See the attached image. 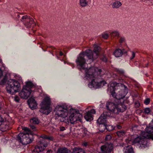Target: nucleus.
Listing matches in <instances>:
<instances>
[{
	"mask_svg": "<svg viewBox=\"0 0 153 153\" xmlns=\"http://www.w3.org/2000/svg\"><path fill=\"white\" fill-rule=\"evenodd\" d=\"M54 111L55 115L60 117V120L62 122L70 123L73 124L78 121L81 122L82 118V116L78 109L68 107L65 104L57 105Z\"/></svg>",
	"mask_w": 153,
	"mask_h": 153,
	"instance_id": "obj_1",
	"label": "nucleus"
},
{
	"mask_svg": "<svg viewBox=\"0 0 153 153\" xmlns=\"http://www.w3.org/2000/svg\"><path fill=\"white\" fill-rule=\"evenodd\" d=\"M83 69L85 70V79L91 80L88 84L90 88L97 89L103 87L106 84L105 81L101 80L100 78L104 73L101 69L95 67H92L89 69H87L86 67Z\"/></svg>",
	"mask_w": 153,
	"mask_h": 153,
	"instance_id": "obj_2",
	"label": "nucleus"
},
{
	"mask_svg": "<svg viewBox=\"0 0 153 153\" xmlns=\"http://www.w3.org/2000/svg\"><path fill=\"white\" fill-rule=\"evenodd\" d=\"M93 47V52L90 49L87 50L85 52L80 53L77 56L75 62L79 69H85V68L87 67L85 56L88 57L90 62L98 58L100 48L96 44L94 45Z\"/></svg>",
	"mask_w": 153,
	"mask_h": 153,
	"instance_id": "obj_3",
	"label": "nucleus"
},
{
	"mask_svg": "<svg viewBox=\"0 0 153 153\" xmlns=\"http://www.w3.org/2000/svg\"><path fill=\"white\" fill-rule=\"evenodd\" d=\"M145 131L141 132L140 136L134 139L133 144H137L141 147L146 148L149 146V144L146 139L153 140V118L149 126L145 128Z\"/></svg>",
	"mask_w": 153,
	"mask_h": 153,
	"instance_id": "obj_4",
	"label": "nucleus"
},
{
	"mask_svg": "<svg viewBox=\"0 0 153 153\" xmlns=\"http://www.w3.org/2000/svg\"><path fill=\"white\" fill-rule=\"evenodd\" d=\"M109 89L112 96L117 100L123 98L127 93V88L125 85L115 82L111 83Z\"/></svg>",
	"mask_w": 153,
	"mask_h": 153,
	"instance_id": "obj_5",
	"label": "nucleus"
},
{
	"mask_svg": "<svg viewBox=\"0 0 153 153\" xmlns=\"http://www.w3.org/2000/svg\"><path fill=\"white\" fill-rule=\"evenodd\" d=\"M22 129L28 133H20L17 137V140L20 144L26 145L31 143L33 141V136L30 131L27 127H22Z\"/></svg>",
	"mask_w": 153,
	"mask_h": 153,
	"instance_id": "obj_6",
	"label": "nucleus"
},
{
	"mask_svg": "<svg viewBox=\"0 0 153 153\" xmlns=\"http://www.w3.org/2000/svg\"><path fill=\"white\" fill-rule=\"evenodd\" d=\"M106 106L107 109L111 113L115 114H117L120 112H123L126 109V107L124 104H116L111 102H107Z\"/></svg>",
	"mask_w": 153,
	"mask_h": 153,
	"instance_id": "obj_7",
	"label": "nucleus"
},
{
	"mask_svg": "<svg viewBox=\"0 0 153 153\" xmlns=\"http://www.w3.org/2000/svg\"><path fill=\"white\" fill-rule=\"evenodd\" d=\"M52 137H48L47 136H42L40 137L38 144L36 146L34 151L35 152L38 153L42 152L44 148L47 147L48 142V141L53 140Z\"/></svg>",
	"mask_w": 153,
	"mask_h": 153,
	"instance_id": "obj_8",
	"label": "nucleus"
},
{
	"mask_svg": "<svg viewBox=\"0 0 153 153\" xmlns=\"http://www.w3.org/2000/svg\"><path fill=\"white\" fill-rule=\"evenodd\" d=\"M33 84L30 81L26 82L25 85L24 86L21 91L19 93V95L21 98L26 99L30 96L32 92L31 88Z\"/></svg>",
	"mask_w": 153,
	"mask_h": 153,
	"instance_id": "obj_9",
	"label": "nucleus"
},
{
	"mask_svg": "<svg viewBox=\"0 0 153 153\" xmlns=\"http://www.w3.org/2000/svg\"><path fill=\"white\" fill-rule=\"evenodd\" d=\"M51 104V100L49 97L46 96L40 104L41 108L40 112L43 114L48 115L52 110V108L50 106Z\"/></svg>",
	"mask_w": 153,
	"mask_h": 153,
	"instance_id": "obj_10",
	"label": "nucleus"
},
{
	"mask_svg": "<svg viewBox=\"0 0 153 153\" xmlns=\"http://www.w3.org/2000/svg\"><path fill=\"white\" fill-rule=\"evenodd\" d=\"M20 89L21 86L19 82L10 79V94H14L18 92Z\"/></svg>",
	"mask_w": 153,
	"mask_h": 153,
	"instance_id": "obj_11",
	"label": "nucleus"
},
{
	"mask_svg": "<svg viewBox=\"0 0 153 153\" xmlns=\"http://www.w3.org/2000/svg\"><path fill=\"white\" fill-rule=\"evenodd\" d=\"M113 149V146L111 144H106L100 147L101 153H109Z\"/></svg>",
	"mask_w": 153,
	"mask_h": 153,
	"instance_id": "obj_12",
	"label": "nucleus"
},
{
	"mask_svg": "<svg viewBox=\"0 0 153 153\" xmlns=\"http://www.w3.org/2000/svg\"><path fill=\"white\" fill-rule=\"evenodd\" d=\"M95 113L94 109H91L86 112L84 116V118L87 121H90L93 119V114Z\"/></svg>",
	"mask_w": 153,
	"mask_h": 153,
	"instance_id": "obj_13",
	"label": "nucleus"
},
{
	"mask_svg": "<svg viewBox=\"0 0 153 153\" xmlns=\"http://www.w3.org/2000/svg\"><path fill=\"white\" fill-rule=\"evenodd\" d=\"M107 112H104L101 116L97 120V122L99 124L105 125V123L106 122V119L108 116H109V115L107 114Z\"/></svg>",
	"mask_w": 153,
	"mask_h": 153,
	"instance_id": "obj_14",
	"label": "nucleus"
},
{
	"mask_svg": "<svg viewBox=\"0 0 153 153\" xmlns=\"http://www.w3.org/2000/svg\"><path fill=\"white\" fill-rule=\"evenodd\" d=\"M29 107L32 109H34L36 108L37 104L35 100L32 97L30 98L27 101Z\"/></svg>",
	"mask_w": 153,
	"mask_h": 153,
	"instance_id": "obj_15",
	"label": "nucleus"
},
{
	"mask_svg": "<svg viewBox=\"0 0 153 153\" xmlns=\"http://www.w3.org/2000/svg\"><path fill=\"white\" fill-rule=\"evenodd\" d=\"M124 153H134L132 147L131 146H128L124 148Z\"/></svg>",
	"mask_w": 153,
	"mask_h": 153,
	"instance_id": "obj_16",
	"label": "nucleus"
},
{
	"mask_svg": "<svg viewBox=\"0 0 153 153\" xmlns=\"http://www.w3.org/2000/svg\"><path fill=\"white\" fill-rule=\"evenodd\" d=\"M113 54L116 57H118L122 56L123 52L121 50L117 49L114 51Z\"/></svg>",
	"mask_w": 153,
	"mask_h": 153,
	"instance_id": "obj_17",
	"label": "nucleus"
},
{
	"mask_svg": "<svg viewBox=\"0 0 153 153\" xmlns=\"http://www.w3.org/2000/svg\"><path fill=\"white\" fill-rule=\"evenodd\" d=\"M57 153H71V152L65 148H60L58 150Z\"/></svg>",
	"mask_w": 153,
	"mask_h": 153,
	"instance_id": "obj_18",
	"label": "nucleus"
},
{
	"mask_svg": "<svg viewBox=\"0 0 153 153\" xmlns=\"http://www.w3.org/2000/svg\"><path fill=\"white\" fill-rule=\"evenodd\" d=\"M110 35L112 37H116L118 38L119 37L120 34L118 31L114 30L110 33Z\"/></svg>",
	"mask_w": 153,
	"mask_h": 153,
	"instance_id": "obj_19",
	"label": "nucleus"
},
{
	"mask_svg": "<svg viewBox=\"0 0 153 153\" xmlns=\"http://www.w3.org/2000/svg\"><path fill=\"white\" fill-rule=\"evenodd\" d=\"M121 5V2L118 1H116L113 3L112 6L113 8H118L120 7Z\"/></svg>",
	"mask_w": 153,
	"mask_h": 153,
	"instance_id": "obj_20",
	"label": "nucleus"
},
{
	"mask_svg": "<svg viewBox=\"0 0 153 153\" xmlns=\"http://www.w3.org/2000/svg\"><path fill=\"white\" fill-rule=\"evenodd\" d=\"M73 153H85V152L82 149L76 148L73 149Z\"/></svg>",
	"mask_w": 153,
	"mask_h": 153,
	"instance_id": "obj_21",
	"label": "nucleus"
},
{
	"mask_svg": "<svg viewBox=\"0 0 153 153\" xmlns=\"http://www.w3.org/2000/svg\"><path fill=\"white\" fill-rule=\"evenodd\" d=\"M103 126L104 128V129H106L108 131H110L113 130L114 127L111 125H103Z\"/></svg>",
	"mask_w": 153,
	"mask_h": 153,
	"instance_id": "obj_22",
	"label": "nucleus"
},
{
	"mask_svg": "<svg viewBox=\"0 0 153 153\" xmlns=\"http://www.w3.org/2000/svg\"><path fill=\"white\" fill-rule=\"evenodd\" d=\"M80 132H82V133H81V134L80 135V136H79L80 138L82 137H83L84 135L87 134L88 131L85 128H82L81 129L79 130Z\"/></svg>",
	"mask_w": 153,
	"mask_h": 153,
	"instance_id": "obj_23",
	"label": "nucleus"
},
{
	"mask_svg": "<svg viewBox=\"0 0 153 153\" xmlns=\"http://www.w3.org/2000/svg\"><path fill=\"white\" fill-rule=\"evenodd\" d=\"M30 122L31 123H33L35 124H38L39 123V121L37 118L34 117L30 120Z\"/></svg>",
	"mask_w": 153,
	"mask_h": 153,
	"instance_id": "obj_24",
	"label": "nucleus"
},
{
	"mask_svg": "<svg viewBox=\"0 0 153 153\" xmlns=\"http://www.w3.org/2000/svg\"><path fill=\"white\" fill-rule=\"evenodd\" d=\"M88 3L87 0H79V4L80 6L84 7L86 6Z\"/></svg>",
	"mask_w": 153,
	"mask_h": 153,
	"instance_id": "obj_25",
	"label": "nucleus"
},
{
	"mask_svg": "<svg viewBox=\"0 0 153 153\" xmlns=\"http://www.w3.org/2000/svg\"><path fill=\"white\" fill-rule=\"evenodd\" d=\"M125 132L124 131H118L117 132V135L119 137H121L125 135Z\"/></svg>",
	"mask_w": 153,
	"mask_h": 153,
	"instance_id": "obj_26",
	"label": "nucleus"
},
{
	"mask_svg": "<svg viewBox=\"0 0 153 153\" xmlns=\"http://www.w3.org/2000/svg\"><path fill=\"white\" fill-rule=\"evenodd\" d=\"M7 80V76L4 77L3 79L0 82V85H3L6 83Z\"/></svg>",
	"mask_w": 153,
	"mask_h": 153,
	"instance_id": "obj_27",
	"label": "nucleus"
},
{
	"mask_svg": "<svg viewBox=\"0 0 153 153\" xmlns=\"http://www.w3.org/2000/svg\"><path fill=\"white\" fill-rule=\"evenodd\" d=\"M14 100L16 102H19L20 100L19 97L17 95H15L14 97H12Z\"/></svg>",
	"mask_w": 153,
	"mask_h": 153,
	"instance_id": "obj_28",
	"label": "nucleus"
},
{
	"mask_svg": "<svg viewBox=\"0 0 153 153\" xmlns=\"http://www.w3.org/2000/svg\"><path fill=\"white\" fill-rule=\"evenodd\" d=\"M151 110L149 108H145L144 111V112L145 114H148L150 112Z\"/></svg>",
	"mask_w": 153,
	"mask_h": 153,
	"instance_id": "obj_29",
	"label": "nucleus"
},
{
	"mask_svg": "<svg viewBox=\"0 0 153 153\" xmlns=\"http://www.w3.org/2000/svg\"><path fill=\"white\" fill-rule=\"evenodd\" d=\"M102 37L104 39H106L108 37V35L107 33H104L102 34Z\"/></svg>",
	"mask_w": 153,
	"mask_h": 153,
	"instance_id": "obj_30",
	"label": "nucleus"
},
{
	"mask_svg": "<svg viewBox=\"0 0 153 153\" xmlns=\"http://www.w3.org/2000/svg\"><path fill=\"white\" fill-rule=\"evenodd\" d=\"M125 38L124 37H120L119 39V42L121 44L124 42L125 41Z\"/></svg>",
	"mask_w": 153,
	"mask_h": 153,
	"instance_id": "obj_31",
	"label": "nucleus"
},
{
	"mask_svg": "<svg viewBox=\"0 0 153 153\" xmlns=\"http://www.w3.org/2000/svg\"><path fill=\"white\" fill-rule=\"evenodd\" d=\"M111 136L110 135H108L106 136L105 140L106 141H109L111 139Z\"/></svg>",
	"mask_w": 153,
	"mask_h": 153,
	"instance_id": "obj_32",
	"label": "nucleus"
},
{
	"mask_svg": "<svg viewBox=\"0 0 153 153\" xmlns=\"http://www.w3.org/2000/svg\"><path fill=\"white\" fill-rule=\"evenodd\" d=\"M149 102H150L149 99L147 98V99H146L144 100V103L145 104L147 105L149 103Z\"/></svg>",
	"mask_w": 153,
	"mask_h": 153,
	"instance_id": "obj_33",
	"label": "nucleus"
},
{
	"mask_svg": "<svg viewBox=\"0 0 153 153\" xmlns=\"http://www.w3.org/2000/svg\"><path fill=\"white\" fill-rule=\"evenodd\" d=\"M131 59L134 57L135 56V53L133 51H131Z\"/></svg>",
	"mask_w": 153,
	"mask_h": 153,
	"instance_id": "obj_34",
	"label": "nucleus"
},
{
	"mask_svg": "<svg viewBox=\"0 0 153 153\" xmlns=\"http://www.w3.org/2000/svg\"><path fill=\"white\" fill-rule=\"evenodd\" d=\"M15 77L16 79H18L19 80H20L21 79V77H20L19 76L16 75L15 76Z\"/></svg>",
	"mask_w": 153,
	"mask_h": 153,
	"instance_id": "obj_35",
	"label": "nucleus"
},
{
	"mask_svg": "<svg viewBox=\"0 0 153 153\" xmlns=\"http://www.w3.org/2000/svg\"><path fill=\"white\" fill-rule=\"evenodd\" d=\"M30 127L33 131L36 130V128L35 126L32 125H30Z\"/></svg>",
	"mask_w": 153,
	"mask_h": 153,
	"instance_id": "obj_36",
	"label": "nucleus"
},
{
	"mask_svg": "<svg viewBox=\"0 0 153 153\" xmlns=\"http://www.w3.org/2000/svg\"><path fill=\"white\" fill-rule=\"evenodd\" d=\"M118 72L119 73L122 74H124V72L123 70H118Z\"/></svg>",
	"mask_w": 153,
	"mask_h": 153,
	"instance_id": "obj_37",
	"label": "nucleus"
},
{
	"mask_svg": "<svg viewBox=\"0 0 153 153\" xmlns=\"http://www.w3.org/2000/svg\"><path fill=\"white\" fill-rule=\"evenodd\" d=\"M28 18V16L27 15H25V16H23L22 17V19H27Z\"/></svg>",
	"mask_w": 153,
	"mask_h": 153,
	"instance_id": "obj_38",
	"label": "nucleus"
},
{
	"mask_svg": "<svg viewBox=\"0 0 153 153\" xmlns=\"http://www.w3.org/2000/svg\"><path fill=\"white\" fill-rule=\"evenodd\" d=\"M2 140L3 141L4 143V144H6L9 141L7 140V139H3Z\"/></svg>",
	"mask_w": 153,
	"mask_h": 153,
	"instance_id": "obj_39",
	"label": "nucleus"
},
{
	"mask_svg": "<svg viewBox=\"0 0 153 153\" xmlns=\"http://www.w3.org/2000/svg\"><path fill=\"white\" fill-rule=\"evenodd\" d=\"M102 61L106 62L107 61V59L106 57L105 56H104L102 59Z\"/></svg>",
	"mask_w": 153,
	"mask_h": 153,
	"instance_id": "obj_40",
	"label": "nucleus"
},
{
	"mask_svg": "<svg viewBox=\"0 0 153 153\" xmlns=\"http://www.w3.org/2000/svg\"><path fill=\"white\" fill-rule=\"evenodd\" d=\"M6 89L8 93H10V87L8 86H6Z\"/></svg>",
	"mask_w": 153,
	"mask_h": 153,
	"instance_id": "obj_41",
	"label": "nucleus"
},
{
	"mask_svg": "<svg viewBox=\"0 0 153 153\" xmlns=\"http://www.w3.org/2000/svg\"><path fill=\"white\" fill-rule=\"evenodd\" d=\"M65 130V128L64 127H60V131H63Z\"/></svg>",
	"mask_w": 153,
	"mask_h": 153,
	"instance_id": "obj_42",
	"label": "nucleus"
},
{
	"mask_svg": "<svg viewBox=\"0 0 153 153\" xmlns=\"http://www.w3.org/2000/svg\"><path fill=\"white\" fill-rule=\"evenodd\" d=\"M5 128L6 129V130H8L9 128V127L8 125H6L5 126Z\"/></svg>",
	"mask_w": 153,
	"mask_h": 153,
	"instance_id": "obj_43",
	"label": "nucleus"
},
{
	"mask_svg": "<svg viewBox=\"0 0 153 153\" xmlns=\"http://www.w3.org/2000/svg\"><path fill=\"white\" fill-rule=\"evenodd\" d=\"M2 76V72L1 70L0 69V78Z\"/></svg>",
	"mask_w": 153,
	"mask_h": 153,
	"instance_id": "obj_44",
	"label": "nucleus"
},
{
	"mask_svg": "<svg viewBox=\"0 0 153 153\" xmlns=\"http://www.w3.org/2000/svg\"><path fill=\"white\" fill-rule=\"evenodd\" d=\"M116 127L118 129H120L121 128V127L120 126L118 125H117L116 126Z\"/></svg>",
	"mask_w": 153,
	"mask_h": 153,
	"instance_id": "obj_45",
	"label": "nucleus"
},
{
	"mask_svg": "<svg viewBox=\"0 0 153 153\" xmlns=\"http://www.w3.org/2000/svg\"><path fill=\"white\" fill-rule=\"evenodd\" d=\"M135 104H137V106L138 107L140 106V104L139 103L136 102Z\"/></svg>",
	"mask_w": 153,
	"mask_h": 153,
	"instance_id": "obj_46",
	"label": "nucleus"
},
{
	"mask_svg": "<svg viewBox=\"0 0 153 153\" xmlns=\"http://www.w3.org/2000/svg\"><path fill=\"white\" fill-rule=\"evenodd\" d=\"M119 82H123V79H120V78H119Z\"/></svg>",
	"mask_w": 153,
	"mask_h": 153,
	"instance_id": "obj_47",
	"label": "nucleus"
},
{
	"mask_svg": "<svg viewBox=\"0 0 153 153\" xmlns=\"http://www.w3.org/2000/svg\"><path fill=\"white\" fill-rule=\"evenodd\" d=\"M63 55V53L62 52H60V53H59L60 56H62Z\"/></svg>",
	"mask_w": 153,
	"mask_h": 153,
	"instance_id": "obj_48",
	"label": "nucleus"
},
{
	"mask_svg": "<svg viewBox=\"0 0 153 153\" xmlns=\"http://www.w3.org/2000/svg\"><path fill=\"white\" fill-rule=\"evenodd\" d=\"M83 145L85 146H86L87 145V143H84Z\"/></svg>",
	"mask_w": 153,
	"mask_h": 153,
	"instance_id": "obj_49",
	"label": "nucleus"
},
{
	"mask_svg": "<svg viewBox=\"0 0 153 153\" xmlns=\"http://www.w3.org/2000/svg\"><path fill=\"white\" fill-rule=\"evenodd\" d=\"M2 64V60L1 59H0V65H1Z\"/></svg>",
	"mask_w": 153,
	"mask_h": 153,
	"instance_id": "obj_50",
	"label": "nucleus"
},
{
	"mask_svg": "<svg viewBox=\"0 0 153 153\" xmlns=\"http://www.w3.org/2000/svg\"><path fill=\"white\" fill-rule=\"evenodd\" d=\"M12 75H13V74H10V76H11V77H12Z\"/></svg>",
	"mask_w": 153,
	"mask_h": 153,
	"instance_id": "obj_51",
	"label": "nucleus"
},
{
	"mask_svg": "<svg viewBox=\"0 0 153 153\" xmlns=\"http://www.w3.org/2000/svg\"><path fill=\"white\" fill-rule=\"evenodd\" d=\"M79 133L80 134V135L81 134H80V132H80L79 131ZM78 133H79V132H78Z\"/></svg>",
	"mask_w": 153,
	"mask_h": 153,
	"instance_id": "obj_52",
	"label": "nucleus"
},
{
	"mask_svg": "<svg viewBox=\"0 0 153 153\" xmlns=\"http://www.w3.org/2000/svg\"><path fill=\"white\" fill-rule=\"evenodd\" d=\"M126 143H128V142L127 141V140H126Z\"/></svg>",
	"mask_w": 153,
	"mask_h": 153,
	"instance_id": "obj_53",
	"label": "nucleus"
},
{
	"mask_svg": "<svg viewBox=\"0 0 153 153\" xmlns=\"http://www.w3.org/2000/svg\"><path fill=\"white\" fill-rule=\"evenodd\" d=\"M50 151H51V150H50V151L49 150V152H50Z\"/></svg>",
	"mask_w": 153,
	"mask_h": 153,
	"instance_id": "obj_54",
	"label": "nucleus"
}]
</instances>
